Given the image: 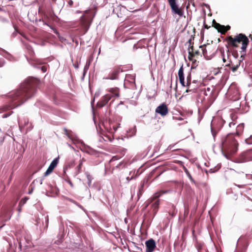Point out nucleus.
Returning a JSON list of instances; mask_svg holds the SVG:
<instances>
[{
	"label": "nucleus",
	"instance_id": "obj_1",
	"mask_svg": "<svg viewBox=\"0 0 252 252\" xmlns=\"http://www.w3.org/2000/svg\"><path fill=\"white\" fill-rule=\"evenodd\" d=\"M40 81L35 78L26 79L18 88L8 94L7 96L10 103L1 106V110L4 112L15 108L33 97L37 93V87Z\"/></svg>",
	"mask_w": 252,
	"mask_h": 252
},
{
	"label": "nucleus",
	"instance_id": "obj_2",
	"mask_svg": "<svg viewBox=\"0 0 252 252\" xmlns=\"http://www.w3.org/2000/svg\"><path fill=\"white\" fill-rule=\"evenodd\" d=\"M225 40L228 46L232 48H238L239 44H241V58L244 60L246 55V49L249 43L248 37L243 33H239L234 37L231 35L228 36L225 38Z\"/></svg>",
	"mask_w": 252,
	"mask_h": 252
},
{
	"label": "nucleus",
	"instance_id": "obj_3",
	"mask_svg": "<svg viewBox=\"0 0 252 252\" xmlns=\"http://www.w3.org/2000/svg\"><path fill=\"white\" fill-rule=\"evenodd\" d=\"M238 143L233 134H228L221 140V151L227 158L235 154L238 147Z\"/></svg>",
	"mask_w": 252,
	"mask_h": 252
},
{
	"label": "nucleus",
	"instance_id": "obj_4",
	"mask_svg": "<svg viewBox=\"0 0 252 252\" xmlns=\"http://www.w3.org/2000/svg\"><path fill=\"white\" fill-rule=\"evenodd\" d=\"M166 192L167 191L164 190L157 191L147 201V205L145 207L147 208L150 206L149 214L153 218L155 216L159 209L160 201L159 198Z\"/></svg>",
	"mask_w": 252,
	"mask_h": 252
},
{
	"label": "nucleus",
	"instance_id": "obj_5",
	"mask_svg": "<svg viewBox=\"0 0 252 252\" xmlns=\"http://www.w3.org/2000/svg\"><path fill=\"white\" fill-rule=\"evenodd\" d=\"M94 15L90 10H86L80 19V25L86 33L91 26Z\"/></svg>",
	"mask_w": 252,
	"mask_h": 252
},
{
	"label": "nucleus",
	"instance_id": "obj_6",
	"mask_svg": "<svg viewBox=\"0 0 252 252\" xmlns=\"http://www.w3.org/2000/svg\"><path fill=\"white\" fill-rule=\"evenodd\" d=\"M57 19L58 17L55 15L54 12L53 10H49L44 13L42 21L44 23V25L49 26L53 30L54 32L59 36L60 33L58 31L51 25L52 22L57 21Z\"/></svg>",
	"mask_w": 252,
	"mask_h": 252
},
{
	"label": "nucleus",
	"instance_id": "obj_7",
	"mask_svg": "<svg viewBox=\"0 0 252 252\" xmlns=\"http://www.w3.org/2000/svg\"><path fill=\"white\" fill-rule=\"evenodd\" d=\"M199 48H201L202 54L204 57L207 60L211 59L215 55L217 51L216 45H204L199 46Z\"/></svg>",
	"mask_w": 252,
	"mask_h": 252
},
{
	"label": "nucleus",
	"instance_id": "obj_8",
	"mask_svg": "<svg viewBox=\"0 0 252 252\" xmlns=\"http://www.w3.org/2000/svg\"><path fill=\"white\" fill-rule=\"evenodd\" d=\"M227 95L233 101L238 100L240 98V93L238 87L235 84H232L229 87Z\"/></svg>",
	"mask_w": 252,
	"mask_h": 252
},
{
	"label": "nucleus",
	"instance_id": "obj_9",
	"mask_svg": "<svg viewBox=\"0 0 252 252\" xmlns=\"http://www.w3.org/2000/svg\"><path fill=\"white\" fill-rule=\"evenodd\" d=\"M170 6L172 12L174 14L182 17L184 14V8L179 7L177 3V0H167Z\"/></svg>",
	"mask_w": 252,
	"mask_h": 252
},
{
	"label": "nucleus",
	"instance_id": "obj_10",
	"mask_svg": "<svg viewBox=\"0 0 252 252\" xmlns=\"http://www.w3.org/2000/svg\"><path fill=\"white\" fill-rule=\"evenodd\" d=\"M189 61H192V59H198L202 57V54L199 50H195L193 46L189 47L188 49Z\"/></svg>",
	"mask_w": 252,
	"mask_h": 252
},
{
	"label": "nucleus",
	"instance_id": "obj_11",
	"mask_svg": "<svg viewBox=\"0 0 252 252\" xmlns=\"http://www.w3.org/2000/svg\"><path fill=\"white\" fill-rule=\"evenodd\" d=\"M241 57L239 60H236V62L234 63L232 61H229V63L226 64L225 66L229 67L230 69H231L233 72H235L237 70L238 67L241 65L242 63V67H243V61Z\"/></svg>",
	"mask_w": 252,
	"mask_h": 252
},
{
	"label": "nucleus",
	"instance_id": "obj_12",
	"mask_svg": "<svg viewBox=\"0 0 252 252\" xmlns=\"http://www.w3.org/2000/svg\"><path fill=\"white\" fill-rule=\"evenodd\" d=\"M121 72H123V69L120 66H115L113 71L109 73L107 79L110 80H118L119 79V74Z\"/></svg>",
	"mask_w": 252,
	"mask_h": 252
},
{
	"label": "nucleus",
	"instance_id": "obj_13",
	"mask_svg": "<svg viewBox=\"0 0 252 252\" xmlns=\"http://www.w3.org/2000/svg\"><path fill=\"white\" fill-rule=\"evenodd\" d=\"M155 112L164 117L167 115L169 110L167 105L163 103L156 108Z\"/></svg>",
	"mask_w": 252,
	"mask_h": 252
},
{
	"label": "nucleus",
	"instance_id": "obj_14",
	"mask_svg": "<svg viewBox=\"0 0 252 252\" xmlns=\"http://www.w3.org/2000/svg\"><path fill=\"white\" fill-rule=\"evenodd\" d=\"M112 98V95L110 94H106L103 96L99 101L97 103L96 107L97 108H102L104 107L106 104L108 102V101Z\"/></svg>",
	"mask_w": 252,
	"mask_h": 252
},
{
	"label": "nucleus",
	"instance_id": "obj_15",
	"mask_svg": "<svg viewBox=\"0 0 252 252\" xmlns=\"http://www.w3.org/2000/svg\"><path fill=\"white\" fill-rule=\"evenodd\" d=\"M146 252H153L156 248V242L153 239H150L145 243Z\"/></svg>",
	"mask_w": 252,
	"mask_h": 252
},
{
	"label": "nucleus",
	"instance_id": "obj_16",
	"mask_svg": "<svg viewBox=\"0 0 252 252\" xmlns=\"http://www.w3.org/2000/svg\"><path fill=\"white\" fill-rule=\"evenodd\" d=\"M58 158H55L51 163L49 166L48 167V169L46 171V172L44 173V176H46L48 175L49 174H50L54 169L56 167L58 163Z\"/></svg>",
	"mask_w": 252,
	"mask_h": 252
},
{
	"label": "nucleus",
	"instance_id": "obj_17",
	"mask_svg": "<svg viewBox=\"0 0 252 252\" xmlns=\"http://www.w3.org/2000/svg\"><path fill=\"white\" fill-rule=\"evenodd\" d=\"M200 86V83H197V84L194 85L193 84L189 83L186 85V87H187V89L186 90V92H192L194 93L196 91L197 89Z\"/></svg>",
	"mask_w": 252,
	"mask_h": 252
},
{
	"label": "nucleus",
	"instance_id": "obj_18",
	"mask_svg": "<svg viewBox=\"0 0 252 252\" xmlns=\"http://www.w3.org/2000/svg\"><path fill=\"white\" fill-rule=\"evenodd\" d=\"M148 182V179H144L140 183V185L138 188V191L137 192V197L139 199L142 195L144 192V187L146 183Z\"/></svg>",
	"mask_w": 252,
	"mask_h": 252
},
{
	"label": "nucleus",
	"instance_id": "obj_19",
	"mask_svg": "<svg viewBox=\"0 0 252 252\" xmlns=\"http://www.w3.org/2000/svg\"><path fill=\"white\" fill-rule=\"evenodd\" d=\"M167 211L168 212L169 215L171 217L175 216L177 213L175 206L173 204L170 203L167 205Z\"/></svg>",
	"mask_w": 252,
	"mask_h": 252
},
{
	"label": "nucleus",
	"instance_id": "obj_20",
	"mask_svg": "<svg viewBox=\"0 0 252 252\" xmlns=\"http://www.w3.org/2000/svg\"><path fill=\"white\" fill-rule=\"evenodd\" d=\"M85 161V159L84 158H82L79 160V164L76 167L75 170V175L76 176L81 172V169L82 167L83 163Z\"/></svg>",
	"mask_w": 252,
	"mask_h": 252
},
{
	"label": "nucleus",
	"instance_id": "obj_21",
	"mask_svg": "<svg viewBox=\"0 0 252 252\" xmlns=\"http://www.w3.org/2000/svg\"><path fill=\"white\" fill-rule=\"evenodd\" d=\"M108 92L112 94V96L118 97L120 96V89L117 87L112 88L108 90Z\"/></svg>",
	"mask_w": 252,
	"mask_h": 252
},
{
	"label": "nucleus",
	"instance_id": "obj_22",
	"mask_svg": "<svg viewBox=\"0 0 252 252\" xmlns=\"http://www.w3.org/2000/svg\"><path fill=\"white\" fill-rule=\"evenodd\" d=\"M244 69L248 73L251 78L252 79V63H246Z\"/></svg>",
	"mask_w": 252,
	"mask_h": 252
},
{
	"label": "nucleus",
	"instance_id": "obj_23",
	"mask_svg": "<svg viewBox=\"0 0 252 252\" xmlns=\"http://www.w3.org/2000/svg\"><path fill=\"white\" fill-rule=\"evenodd\" d=\"M125 163L123 162H120L118 165H117L116 166L113 167L111 169V172L113 173L115 170H120L121 169H123L125 166Z\"/></svg>",
	"mask_w": 252,
	"mask_h": 252
},
{
	"label": "nucleus",
	"instance_id": "obj_24",
	"mask_svg": "<svg viewBox=\"0 0 252 252\" xmlns=\"http://www.w3.org/2000/svg\"><path fill=\"white\" fill-rule=\"evenodd\" d=\"M178 76L180 82H183L184 79V68L182 66L178 71Z\"/></svg>",
	"mask_w": 252,
	"mask_h": 252
},
{
	"label": "nucleus",
	"instance_id": "obj_25",
	"mask_svg": "<svg viewBox=\"0 0 252 252\" xmlns=\"http://www.w3.org/2000/svg\"><path fill=\"white\" fill-rule=\"evenodd\" d=\"M244 128V124H239L237 126V127L236 128V134H237V135L239 136L240 135H241V133L243 131Z\"/></svg>",
	"mask_w": 252,
	"mask_h": 252
},
{
	"label": "nucleus",
	"instance_id": "obj_26",
	"mask_svg": "<svg viewBox=\"0 0 252 252\" xmlns=\"http://www.w3.org/2000/svg\"><path fill=\"white\" fill-rule=\"evenodd\" d=\"M212 26L214 27L216 29L219 31L221 28H224V26L221 25L219 23H218L215 20L213 21Z\"/></svg>",
	"mask_w": 252,
	"mask_h": 252
},
{
	"label": "nucleus",
	"instance_id": "obj_27",
	"mask_svg": "<svg viewBox=\"0 0 252 252\" xmlns=\"http://www.w3.org/2000/svg\"><path fill=\"white\" fill-rule=\"evenodd\" d=\"M197 59H192V61H190L191 62V69L195 68L199 64V61L197 60Z\"/></svg>",
	"mask_w": 252,
	"mask_h": 252
},
{
	"label": "nucleus",
	"instance_id": "obj_28",
	"mask_svg": "<svg viewBox=\"0 0 252 252\" xmlns=\"http://www.w3.org/2000/svg\"><path fill=\"white\" fill-rule=\"evenodd\" d=\"M126 79L130 82L135 81V76L131 74H126Z\"/></svg>",
	"mask_w": 252,
	"mask_h": 252
},
{
	"label": "nucleus",
	"instance_id": "obj_29",
	"mask_svg": "<svg viewBox=\"0 0 252 252\" xmlns=\"http://www.w3.org/2000/svg\"><path fill=\"white\" fill-rule=\"evenodd\" d=\"M28 199V197H25L23 198L19 203V207H22L27 202Z\"/></svg>",
	"mask_w": 252,
	"mask_h": 252
},
{
	"label": "nucleus",
	"instance_id": "obj_30",
	"mask_svg": "<svg viewBox=\"0 0 252 252\" xmlns=\"http://www.w3.org/2000/svg\"><path fill=\"white\" fill-rule=\"evenodd\" d=\"M75 165V161H72L70 162L65 167L63 168V173L65 174V171L67 169V168H71Z\"/></svg>",
	"mask_w": 252,
	"mask_h": 252
},
{
	"label": "nucleus",
	"instance_id": "obj_31",
	"mask_svg": "<svg viewBox=\"0 0 252 252\" xmlns=\"http://www.w3.org/2000/svg\"><path fill=\"white\" fill-rule=\"evenodd\" d=\"M85 174L86 175L88 181V184L89 186H90L91 184V181H92L93 178H92V176L90 174V173L88 172L85 173Z\"/></svg>",
	"mask_w": 252,
	"mask_h": 252
},
{
	"label": "nucleus",
	"instance_id": "obj_32",
	"mask_svg": "<svg viewBox=\"0 0 252 252\" xmlns=\"http://www.w3.org/2000/svg\"><path fill=\"white\" fill-rule=\"evenodd\" d=\"M219 130V129H216L214 126V124H211V131H212V134H213V136L215 137V136L216 135L217 133V132Z\"/></svg>",
	"mask_w": 252,
	"mask_h": 252
},
{
	"label": "nucleus",
	"instance_id": "obj_33",
	"mask_svg": "<svg viewBox=\"0 0 252 252\" xmlns=\"http://www.w3.org/2000/svg\"><path fill=\"white\" fill-rule=\"evenodd\" d=\"M184 171L185 172V173H186L187 175L188 176V177L189 178V179L192 181V182H194L191 175H190V174L189 173V171H188V170L185 168L184 169Z\"/></svg>",
	"mask_w": 252,
	"mask_h": 252
},
{
	"label": "nucleus",
	"instance_id": "obj_34",
	"mask_svg": "<svg viewBox=\"0 0 252 252\" xmlns=\"http://www.w3.org/2000/svg\"><path fill=\"white\" fill-rule=\"evenodd\" d=\"M245 141L248 144H252V135H250L249 137L246 139Z\"/></svg>",
	"mask_w": 252,
	"mask_h": 252
},
{
	"label": "nucleus",
	"instance_id": "obj_35",
	"mask_svg": "<svg viewBox=\"0 0 252 252\" xmlns=\"http://www.w3.org/2000/svg\"><path fill=\"white\" fill-rule=\"evenodd\" d=\"M191 83V75H190V74H189L187 77V84H186V85L188 84L189 83Z\"/></svg>",
	"mask_w": 252,
	"mask_h": 252
},
{
	"label": "nucleus",
	"instance_id": "obj_36",
	"mask_svg": "<svg viewBox=\"0 0 252 252\" xmlns=\"http://www.w3.org/2000/svg\"><path fill=\"white\" fill-rule=\"evenodd\" d=\"M4 63V60L3 59H0V67L3 66Z\"/></svg>",
	"mask_w": 252,
	"mask_h": 252
},
{
	"label": "nucleus",
	"instance_id": "obj_37",
	"mask_svg": "<svg viewBox=\"0 0 252 252\" xmlns=\"http://www.w3.org/2000/svg\"><path fill=\"white\" fill-rule=\"evenodd\" d=\"M119 159V158L117 156H114L111 159L110 162H112L115 160H118Z\"/></svg>",
	"mask_w": 252,
	"mask_h": 252
},
{
	"label": "nucleus",
	"instance_id": "obj_38",
	"mask_svg": "<svg viewBox=\"0 0 252 252\" xmlns=\"http://www.w3.org/2000/svg\"><path fill=\"white\" fill-rule=\"evenodd\" d=\"M230 29V26L229 25H227L226 26H225V30L223 31V32H226L228 30Z\"/></svg>",
	"mask_w": 252,
	"mask_h": 252
},
{
	"label": "nucleus",
	"instance_id": "obj_39",
	"mask_svg": "<svg viewBox=\"0 0 252 252\" xmlns=\"http://www.w3.org/2000/svg\"><path fill=\"white\" fill-rule=\"evenodd\" d=\"M41 70L43 72H45L47 71V66H42L41 68Z\"/></svg>",
	"mask_w": 252,
	"mask_h": 252
},
{
	"label": "nucleus",
	"instance_id": "obj_40",
	"mask_svg": "<svg viewBox=\"0 0 252 252\" xmlns=\"http://www.w3.org/2000/svg\"><path fill=\"white\" fill-rule=\"evenodd\" d=\"M225 30V27L223 28H221L219 30V32H220L222 34H225V32H223V31Z\"/></svg>",
	"mask_w": 252,
	"mask_h": 252
},
{
	"label": "nucleus",
	"instance_id": "obj_41",
	"mask_svg": "<svg viewBox=\"0 0 252 252\" xmlns=\"http://www.w3.org/2000/svg\"><path fill=\"white\" fill-rule=\"evenodd\" d=\"M67 183L69 184V185H70L71 188H74L73 184V183L72 182V181L70 180H68V183Z\"/></svg>",
	"mask_w": 252,
	"mask_h": 252
},
{
	"label": "nucleus",
	"instance_id": "obj_42",
	"mask_svg": "<svg viewBox=\"0 0 252 252\" xmlns=\"http://www.w3.org/2000/svg\"><path fill=\"white\" fill-rule=\"evenodd\" d=\"M65 174L64 173V180L65 181L68 183V180H70V178H69V177L68 176H67L66 175H65Z\"/></svg>",
	"mask_w": 252,
	"mask_h": 252
},
{
	"label": "nucleus",
	"instance_id": "obj_43",
	"mask_svg": "<svg viewBox=\"0 0 252 252\" xmlns=\"http://www.w3.org/2000/svg\"><path fill=\"white\" fill-rule=\"evenodd\" d=\"M232 55L235 57V59H236L237 56H238V53H237V51L233 52L232 53Z\"/></svg>",
	"mask_w": 252,
	"mask_h": 252
},
{
	"label": "nucleus",
	"instance_id": "obj_44",
	"mask_svg": "<svg viewBox=\"0 0 252 252\" xmlns=\"http://www.w3.org/2000/svg\"><path fill=\"white\" fill-rule=\"evenodd\" d=\"M68 3L69 6H72L73 4V2L72 0H69Z\"/></svg>",
	"mask_w": 252,
	"mask_h": 252
},
{
	"label": "nucleus",
	"instance_id": "obj_45",
	"mask_svg": "<svg viewBox=\"0 0 252 252\" xmlns=\"http://www.w3.org/2000/svg\"><path fill=\"white\" fill-rule=\"evenodd\" d=\"M210 26H208L205 23H204V28L206 29H208L210 28Z\"/></svg>",
	"mask_w": 252,
	"mask_h": 252
},
{
	"label": "nucleus",
	"instance_id": "obj_46",
	"mask_svg": "<svg viewBox=\"0 0 252 252\" xmlns=\"http://www.w3.org/2000/svg\"><path fill=\"white\" fill-rule=\"evenodd\" d=\"M188 42L189 43V47H190L191 46H193V43L191 42V38L189 40Z\"/></svg>",
	"mask_w": 252,
	"mask_h": 252
},
{
	"label": "nucleus",
	"instance_id": "obj_47",
	"mask_svg": "<svg viewBox=\"0 0 252 252\" xmlns=\"http://www.w3.org/2000/svg\"><path fill=\"white\" fill-rule=\"evenodd\" d=\"M180 83L181 84V85L183 86H186V85H185V82L184 79L183 80V82H180Z\"/></svg>",
	"mask_w": 252,
	"mask_h": 252
},
{
	"label": "nucleus",
	"instance_id": "obj_48",
	"mask_svg": "<svg viewBox=\"0 0 252 252\" xmlns=\"http://www.w3.org/2000/svg\"><path fill=\"white\" fill-rule=\"evenodd\" d=\"M197 83H199V82L196 80H193L192 82H191V84H193L194 85H196L197 84Z\"/></svg>",
	"mask_w": 252,
	"mask_h": 252
},
{
	"label": "nucleus",
	"instance_id": "obj_49",
	"mask_svg": "<svg viewBox=\"0 0 252 252\" xmlns=\"http://www.w3.org/2000/svg\"><path fill=\"white\" fill-rule=\"evenodd\" d=\"M132 179H133V175L131 176V177L130 178H129V177H127L126 178V180H127V182H128L130 180H131Z\"/></svg>",
	"mask_w": 252,
	"mask_h": 252
},
{
	"label": "nucleus",
	"instance_id": "obj_50",
	"mask_svg": "<svg viewBox=\"0 0 252 252\" xmlns=\"http://www.w3.org/2000/svg\"><path fill=\"white\" fill-rule=\"evenodd\" d=\"M22 210V207H19L18 206V211L20 212Z\"/></svg>",
	"mask_w": 252,
	"mask_h": 252
},
{
	"label": "nucleus",
	"instance_id": "obj_51",
	"mask_svg": "<svg viewBox=\"0 0 252 252\" xmlns=\"http://www.w3.org/2000/svg\"><path fill=\"white\" fill-rule=\"evenodd\" d=\"M113 129H114L115 131H116L117 128L116 127H115V126H113Z\"/></svg>",
	"mask_w": 252,
	"mask_h": 252
},
{
	"label": "nucleus",
	"instance_id": "obj_52",
	"mask_svg": "<svg viewBox=\"0 0 252 252\" xmlns=\"http://www.w3.org/2000/svg\"><path fill=\"white\" fill-rule=\"evenodd\" d=\"M251 152H252V150H248V151H247V152L248 153H251Z\"/></svg>",
	"mask_w": 252,
	"mask_h": 252
},
{
	"label": "nucleus",
	"instance_id": "obj_53",
	"mask_svg": "<svg viewBox=\"0 0 252 252\" xmlns=\"http://www.w3.org/2000/svg\"><path fill=\"white\" fill-rule=\"evenodd\" d=\"M223 61L224 63H225L226 62V59L224 58V57L223 58Z\"/></svg>",
	"mask_w": 252,
	"mask_h": 252
},
{
	"label": "nucleus",
	"instance_id": "obj_54",
	"mask_svg": "<svg viewBox=\"0 0 252 252\" xmlns=\"http://www.w3.org/2000/svg\"><path fill=\"white\" fill-rule=\"evenodd\" d=\"M231 125H235V124H234V123H230L229 124V126H231Z\"/></svg>",
	"mask_w": 252,
	"mask_h": 252
},
{
	"label": "nucleus",
	"instance_id": "obj_55",
	"mask_svg": "<svg viewBox=\"0 0 252 252\" xmlns=\"http://www.w3.org/2000/svg\"><path fill=\"white\" fill-rule=\"evenodd\" d=\"M249 37L252 39V34H250Z\"/></svg>",
	"mask_w": 252,
	"mask_h": 252
},
{
	"label": "nucleus",
	"instance_id": "obj_56",
	"mask_svg": "<svg viewBox=\"0 0 252 252\" xmlns=\"http://www.w3.org/2000/svg\"><path fill=\"white\" fill-rule=\"evenodd\" d=\"M189 1H190L191 3L192 2V1H193V0H189Z\"/></svg>",
	"mask_w": 252,
	"mask_h": 252
},
{
	"label": "nucleus",
	"instance_id": "obj_57",
	"mask_svg": "<svg viewBox=\"0 0 252 252\" xmlns=\"http://www.w3.org/2000/svg\"><path fill=\"white\" fill-rule=\"evenodd\" d=\"M250 178L252 179V175L250 176Z\"/></svg>",
	"mask_w": 252,
	"mask_h": 252
},
{
	"label": "nucleus",
	"instance_id": "obj_58",
	"mask_svg": "<svg viewBox=\"0 0 252 252\" xmlns=\"http://www.w3.org/2000/svg\"><path fill=\"white\" fill-rule=\"evenodd\" d=\"M201 34L203 35V33L202 31H201Z\"/></svg>",
	"mask_w": 252,
	"mask_h": 252
},
{
	"label": "nucleus",
	"instance_id": "obj_59",
	"mask_svg": "<svg viewBox=\"0 0 252 252\" xmlns=\"http://www.w3.org/2000/svg\"><path fill=\"white\" fill-rule=\"evenodd\" d=\"M75 67H78V66H77V65H75Z\"/></svg>",
	"mask_w": 252,
	"mask_h": 252
},
{
	"label": "nucleus",
	"instance_id": "obj_60",
	"mask_svg": "<svg viewBox=\"0 0 252 252\" xmlns=\"http://www.w3.org/2000/svg\"><path fill=\"white\" fill-rule=\"evenodd\" d=\"M75 67H78V66H77V65H75Z\"/></svg>",
	"mask_w": 252,
	"mask_h": 252
},
{
	"label": "nucleus",
	"instance_id": "obj_61",
	"mask_svg": "<svg viewBox=\"0 0 252 252\" xmlns=\"http://www.w3.org/2000/svg\"><path fill=\"white\" fill-rule=\"evenodd\" d=\"M131 173H132V172H130V173H129V174H130V175H131Z\"/></svg>",
	"mask_w": 252,
	"mask_h": 252
},
{
	"label": "nucleus",
	"instance_id": "obj_62",
	"mask_svg": "<svg viewBox=\"0 0 252 252\" xmlns=\"http://www.w3.org/2000/svg\"><path fill=\"white\" fill-rule=\"evenodd\" d=\"M53 0V1H56V0Z\"/></svg>",
	"mask_w": 252,
	"mask_h": 252
}]
</instances>
